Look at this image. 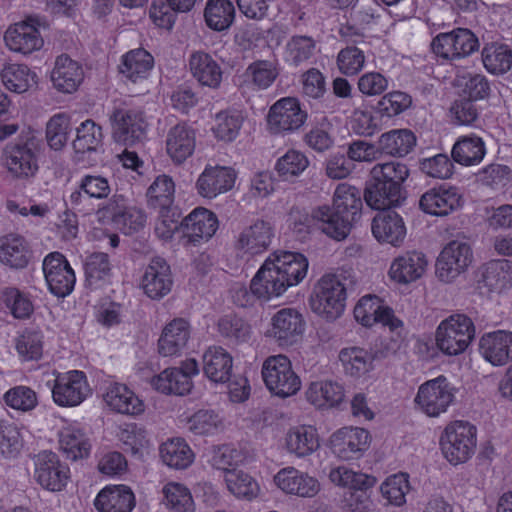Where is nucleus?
I'll list each match as a JSON object with an SVG mask.
<instances>
[{"mask_svg":"<svg viewBox=\"0 0 512 512\" xmlns=\"http://www.w3.org/2000/svg\"><path fill=\"white\" fill-rule=\"evenodd\" d=\"M307 269L308 260L304 255L290 251L274 252L252 278L250 291L265 301L279 297L289 287L300 283Z\"/></svg>","mask_w":512,"mask_h":512,"instance_id":"f257e3e1","label":"nucleus"},{"mask_svg":"<svg viewBox=\"0 0 512 512\" xmlns=\"http://www.w3.org/2000/svg\"><path fill=\"white\" fill-rule=\"evenodd\" d=\"M372 181L364 191V200L375 210L399 206L405 200L403 184L409 177L406 164L390 161L371 169Z\"/></svg>","mask_w":512,"mask_h":512,"instance_id":"f03ea898","label":"nucleus"},{"mask_svg":"<svg viewBox=\"0 0 512 512\" xmlns=\"http://www.w3.org/2000/svg\"><path fill=\"white\" fill-rule=\"evenodd\" d=\"M354 286V280L346 271L322 276L311 296L312 310L327 320L337 319L345 309L348 291Z\"/></svg>","mask_w":512,"mask_h":512,"instance_id":"7ed1b4c3","label":"nucleus"},{"mask_svg":"<svg viewBox=\"0 0 512 512\" xmlns=\"http://www.w3.org/2000/svg\"><path fill=\"white\" fill-rule=\"evenodd\" d=\"M40 141L31 132L21 133L4 149L5 165L18 178L33 176L38 170Z\"/></svg>","mask_w":512,"mask_h":512,"instance_id":"20e7f679","label":"nucleus"},{"mask_svg":"<svg viewBox=\"0 0 512 512\" xmlns=\"http://www.w3.org/2000/svg\"><path fill=\"white\" fill-rule=\"evenodd\" d=\"M474 337V323L464 314L451 315L441 321L436 330L437 347L450 356L463 353Z\"/></svg>","mask_w":512,"mask_h":512,"instance_id":"39448f33","label":"nucleus"},{"mask_svg":"<svg viewBox=\"0 0 512 512\" xmlns=\"http://www.w3.org/2000/svg\"><path fill=\"white\" fill-rule=\"evenodd\" d=\"M262 377L267 389L275 396L287 398L301 388L300 377L290 359L283 354L269 356L262 365Z\"/></svg>","mask_w":512,"mask_h":512,"instance_id":"423d86ee","label":"nucleus"},{"mask_svg":"<svg viewBox=\"0 0 512 512\" xmlns=\"http://www.w3.org/2000/svg\"><path fill=\"white\" fill-rule=\"evenodd\" d=\"M476 432L475 426L464 421H455L445 428L441 447L451 464L465 463L472 457L476 449Z\"/></svg>","mask_w":512,"mask_h":512,"instance_id":"0eeeda50","label":"nucleus"},{"mask_svg":"<svg viewBox=\"0 0 512 512\" xmlns=\"http://www.w3.org/2000/svg\"><path fill=\"white\" fill-rule=\"evenodd\" d=\"M454 400V389L444 376L422 384L415 397V403L429 417H437L447 411Z\"/></svg>","mask_w":512,"mask_h":512,"instance_id":"6e6552de","label":"nucleus"},{"mask_svg":"<svg viewBox=\"0 0 512 512\" xmlns=\"http://www.w3.org/2000/svg\"><path fill=\"white\" fill-rule=\"evenodd\" d=\"M34 480L44 489L59 492L70 478L69 467L59 460L57 454L42 451L34 456Z\"/></svg>","mask_w":512,"mask_h":512,"instance_id":"1a4fd4ad","label":"nucleus"},{"mask_svg":"<svg viewBox=\"0 0 512 512\" xmlns=\"http://www.w3.org/2000/svg\"><path fill=\"white\" fill-rule=\"evenodd\" d=\"M113 138L117 143L133 146L146 137L147 123L141 111L115 108L110 115Z\"/></svg>","mask_w":512,"mask_h":512,"instance_id":"9d476101","label":"nucleus"},{"mask_svg":"<svg viewBox=\"0 0 512 512\" xmlns=\"http://www.w3.org/2000/svg\"><path fill=\"white\" fill-rule=\"evenodd\" d=\"M42 268L49 291L53 295L64 298L73 291L75 273L62 253H49L43 260Z\"/></svg>","mask_w":512,"mask_h":512,"instance_id":"9b49d317","label":"nucleus"},{"mask_svg":"<svg viewBox=\"0 0 512 512\" xmlns=\"http://www.w3.org/2000/svg\"><path fill=\"white\" fill-rule=\"evenodd\" d=\"M305 326V320L299 311L283 308L272 316L268 335L280 347H289L301 340Z\"/></svg>","mask_w":512,"mask_h":512,"instance_id":"f8f14e48","label":"nucleus"},{"mask_svg":"<svg viewBox=\"0 0 512 512\" xmlns=\"http://www.w3.org/2000/svg\"><path fill=\"white\" fill-rule=\"evenodd\" d=\"M473 260L470 245L463 241H450L441 251L436 261V274L449 282L464 272Z\"/></svg>","mask_w":512,"mask_h":512,"instance_id":"ddd939ff","label":"nucleus"},{"mask_svg":"<svg viewBox=\"0 0 512 512\" xmlns=\"http://www.w3.org/2000/svg\"><path fill=\"white\" fill-rule=\"evenodd\" d=\"M199 373L195 359L182 362L180 368H167L151 380L152 386L164 394L186 395L192 389V376Z\"/></svg>","mask_w":512,"mask_h":512,"instance_id":"4468645a","label":"nucleus"},{"mask_svg":"<svg viewBox=\"0 0 512 512\" xmlns=\"http://www.w3.org/2000/svg\"><path fill=\"white\" fill-rule=\"evenodd\" d=\"M89 392L84 372L73 370L55 379L52 397L59 406L73 407L82 403Z\"/></svg>","mask_w":512,"mask_h":512,"instance_id":"2eb2a0df","label":"nucleus"},{"mask_svg":"<svg viewBox=\"0 0 512 512\" xmlns=\"http://www.w3.org/2000/svg\"><path fill=\"white\" fill-rule=\"evenodd\" d=\"M340 35L347 46L341 49L337 55V67L344 75H356L363 69L365 63L364 46L366 42L364 36L354 31L352 27L342 28Z\"/></svg>","mask_w":512,"mask_h":512,"instance_id":"dca6fc26","label":"nucleus"},{"mask_svg":"<svg viewBox=\"0 0 512 512\" xmlns=\"http://www.w3.org/2000/svg\"><path fill=\"white\" fill-rule=\"evenodd\" d=\"M306 119L307 113L301 109L297 98H280L271 106L267 116L270 129L274 133L296 130Z\"/></svg>","mask_w":512,"mask_h":512,"instance_id":"f3484780","label":"nucleus"},{"mask_svg":"<svg viewBox=\"0 0 512 512\" xmlns=\"http://www.w3.org/2000/svg\"><path fill=\"white\" fill-rule=\"evenodd\" d=\"M140 286L151 299L159 300L170 293L173 278L170 266L165 259L154 257L146 266Z\"/></svg>","mask_w":512,"mask_h":512,"instance_id":"a211bd4d","label":"nucleus"},{"mask_svg":"<svg viewBox=\"0 0 512 512\" xmlns=\"http://www.w3.org/2000/svg\"><path fill=\"white\" fill-rule=\"evenodd\" d=\"M351 218L334 206L322 205L312 209V226L329 238L342 241L351 230Z\"/></svg>","mask_w":512,"mask_h":512,"instance_id":"6ab92c4d","label":"nucleus"},{"mask_svg":"<svg viewBox=\"0 0 512 512\" xmlns=\"http://www.w3.org/2000/svg\"><path fill=\"white\" fill-rule=\"evenodd\" d=\"M186 244L197 245L208 241L218 228L216 215L206 208H196L181 222Z\"/></svg>","mask_w":512,"mask_h":512,"instance_id":"aec40b11","label":"nucleus"},{"mask_svg":"<svg viewBox=\"0 0 512 512\" xmlns=\"http://www.w3.org/2000/svg\"><path fill=\"white\" fill-rule=\"evenodd\" d=\"M462 197L456 187L441 185L427 190L419 200L420 209L433 216H446L461 206Z\"/></svg>","mask_w":512,"mask_h":512,"instance_id":"412c9836","label":"nucleus"},{"mask_svg":"<svg viewBox=\"0 0 512 512\" xmlns=\"http://www.w3.org/2000/svg\"><path fill=\"white\" fill-rule=\"evenodd\" d=\"M354 317L363 326L371 327L375 323H382L392 330L402 326V321L394 316L393 310L383 306L377 296L362 297L354 308Z\"/></svg>","mask_w":512,"mask_h":512,"instance_id":"4be33fe9","label":"nucleus"},{"mask_svg":"<svg viewBox=\"0 0 512 512\" xmlns=\"http://www.w3.org/2000/svg\"><path fill=\"white\" fill-rule=\"evenodd\" d=\"M236 177V171L231 167L208 166L198 177L196 189L202 197L212 199L231 190Z\"/></svg>","mask_w":512,"mask_h":512,"instance_id":"5701e85b","label":"nucleus"},{"mask_svg":"<svg viewBox=\"0 0 512 512\" xmlns=\"http://www.w3.org/2000/svg\"><path fill=\"white\" fill-rule=\"evenodd\" d=\"M369 433L359 427H344L331 437L332 452L342 460L359 457L367 449Z\"/></svg>","mask_w":512,"mask_h":512,"instance_id":"b1692460","label":"nucleus"},{"mask_svg":"<svg viewBox=\"0 0 512 512\" xmlns=\"http://www.w3.org/2000/svg\"><path fill=\"white\" fill-rule=\"evenodd\" d=\"M36 20L28 18L16 23L5 32L4 40L10 50L30 54L43 46V39L36 28Z\"/></svg>","mask_w":512,"mask_h":512,"instance_id":"393cba45","label":"nucleus"},{"mask_svg":"<svg viewBox=\"0 0 512 512\" xmlns=\"http://www.w3.org/2000/svg\"><path fill=\"white\" fill-rule=\"evenodd\" d=\"M483 358L494 366L512 361V332L498 330L484 334L479 342Z\"/></svg>","mask_w":512,"mask_h":512,"instance_id":"a878e982","label":"nucleus"},{"mask_svg":"<svg viewBox=\"0 0 512 512\" xmlns=\"http://www.w3.org/2000/svg\"><path fill=\"white\" fill-rule=\"evenodd\" d=\"M427 266L428 260L424 253L408 251L392 261L389 276L396 283L408 284L421 278Z\"/></svg>","mask_w":512,"mask_h":512,"instance_id":"bb28decb","label":"nucleus"},{"mask_svg":"<svg viewBox=\"0 0 512 512\" xmlns=\"http://www.w3.org/2000/svg\"><path fill=\"white\" fill-rule=\"evenodd\" d=\"M276 486L286 494L313 497L319 491L318 481L294 467L281 469L274 477Z\"/></svg>","mask_w":512,"mask_h":512,"instance_id":"cd10ccee","label":"nucleus"},{"mask_svg":"<svg viewBox=\"0 0 512 512\" xmlns=\"http://www.w3.org/2000/svg\"><path fill=\"white\" fill-rule=\"evenodd\" d=\"M196 132L186 124L172 127L166 137V152L174 164H182L194 153Z\"/></svg>","mask_w":512,"mask_h":512,"instance_id":"c85d7f7f","label":"nucleus"},{"mask_svg":"<svg viewBox=\"0 0 512 512\" xmlns=\"http://www.w3.org/2000/svg\"><path fill=\"white\" fill-rule=\"evenodd\" d=\"M372 233L378 241L396 246L403 241L406 228L402 218L387 208L374 217Z\"/></svg>","mask_w":512,"mask_h":512,"instance_id":"c756f323","label":"nucleus"},{"mask_svg":"<svg viewBox=\"0 0 512 512\" xmlns=\"http://www.w3.org/2000/svg\"><path fill=\"white\" fill-rule=\"evenodd\" d=\"M190 338V325L183 318L168 323L158 340V351L164 357L180 354Z\"/></svg>","mask_w":512,"mask_h":512,"instance_id":"7c9ffc66","label":"nucleus"},{"mask_svg":"<svg viewBox=\"0 0 512 512\" xmlns=\"http://www.w3.org/2000/svg\"><path fill=\"white\" fill-rule=\"evenodd\" d=\"M83 80V69L67 55L57 57L51 73L54 87L61 93H74Z\"/></svg>","mask_w":512,"mask_h":512,"instance_id":"2f4dec72","label":"nucleus"},{"mask_svg":"<svg viewBox=\"0 0 512 512\" xmlns=\"http://www.w3.org/2000/svg\"><path fill=\"white\" fill-rule=\"evenodd\" d=\"M272 238L270 223L258 219L242 230L238 236L237 247L251 255L260 254L268 249Z\"/></svg>","mask_w":512,"mask_h":512,"instance_id":"473e14b6","label":"nucleus"},{"mask_svg":"<svg viewBox=\"0 0 512 512\" xmlns=\"http://www.w3.org/2000/svg\"><path fill=\"white\" fill-rule=\"evenodd\" d=\"M94 505L99 512H131L135 496L125 485L106 487L98 493Z\"/></svg>","mask_w":512,"mask_h":512,"instance_id":"72a5a7b5","label":"nucleus"},{"mask_svg":"<svg viewBox=\"0 0 512 512\" xmlns=\"http://www.w3.org/2000/svg\"><path fill=\"white\" fill-rule=\"evenodd\" d=\"M233 369L232 356L220 346L209 347L203 355L205 375L215 383H226L230 380Z\"/></svg>","mask_w":512,"mask_h":512,"instance_id":"f704fd0d","label":"nucleus"},{"mask_svg":"<svg viewBox=\"0 0 512 512\" xmlns=\"http://www.w3.org/2000/svg\"><path fill=\"white\" fill-rule=\"evenodd\" d=\"M104 400L117 413L138 415L144 411L143 402L124 384H110L104 394Z\"/></svg>","mask_w":512,"mask_h":512,"instance_id":"c9c22d12","label":"nucleus"},{"mask_svg":"<svg viewBox=\"0 0 512 512\" xmlns=\"http://www.w3.org/2000/svg\"><path fill=\"white\" fill-rule=\"evenodd\" d=\"M189 66L193 77L202 85L210 88L219 87L222 81V70L213 57L203 51L191 54Z\"/></svg>","mask_w":512,"mask_h":512,"instance_id":"e433bc0d","label":"nucleus"},{"mask_svg":"<svg viewBox=\"0 0 512 512\" xmlns=\"http://www.w3.org/2000/svg\"><path fill=\"white\" fill-rule=\"evenodd\" d=\"M511 281L512 263L508 260H494L483 266L478 287L487 288L489 292H501L511 285Z\"/></svg>","mask_w":512,"mask_h":512,"instance_id":"4c0bfd02","label":"nucleus"},{"mask_svg":"<svg viewBox=\"0 0 512 512\" xmlns=\"http://www.w3.org/2000/svg\"><path fill=\"white\" fill-rule=\"evenodd\" d=\"M154 66L153 56L145 49L138 48L122 56L119 72L128 80L136 83L146 79Z\"/></svg>","mask_w":512,"mask_h":512,"instance_id":"58836bf2","label":"nucleus"},{"mask_svg":"<svg viewBox=\"0 0 512 512\" xmlns=\"http://www.w3.org/2000/svg\"><path fill=\"white\" fill-rule=\"evenodd\" d=\"M380 154L392 157H405L416 145V136L409 129H394L378 138Z\"/></svg>","mask_w":512,"mask_h":512,"instance_id":"ea45409f","label":"nucleus"},{"mask_svg":"<svg viewBox=\"0 0 512 512\" xmlns=\"http://www.w3.org/2000/svg\"><path fill=\"white\" fill-rule=\"evenodd\" d=\"M31 258L26 241L19 235H7L1 239L0 261L11 268H25Z\"/></svg>","mask_w":512,"mask_h":512,"instance_id":"a19ab883","label":"nucleus"},{"mask_svg":"<svg viewBox=\"0 0 512 512\" xmlns=\"http://www.w3.org/2000/svg\"><path fill=\"white\" fill-rule=\"evenodd\" d=\"M376 358L377 354L357 346L343 348L339 353L345 373L353 377H361L372 371Z\"/></svg>","mask_w":512,"mask_h":512,"instance_id":"79ce46f5","label":"nucleus"},{"mask_svg":"<svg viewBox=\"0 0 512 512\" xmlns=\"http://www.w3.org/2000/svg\"><path fill=\"white\" fill-rule=\"evenodd\" d=\"M286 446L288 451L297 457L311 455L320 446L316 429L312 426L291 429L286 436Z\"/></svg>","mask_w":512,"mask_h":512,"instance_id":"37998d69","label":"nucleus"},{"mask_svg":"<svg viewBox=\"0 0 512 512\" xmlns=\"http://www.w3.org/2000/svg\"><path fill=\"white\" fill-rule=\"evenodd\" d=\"M160 457L168 467L182 470L192 464L194 453L184 439L173 438L160 446Z\"/></svg>","mask_w":512,"mask_h":512,"instance_id":"c03bdc74","label":"nucleus"},{"mask_svg":"<svg viewBox=\"0 0 512 512\" xmlns=\"http://www.w3.org/2000/svg\"><path fill=\"white\" fill-rule=\"evenodd\" d=\"M204 18L210 29L218 32L227 30L234 22L235 7L229 0H209Z\"/></svg>","mask_w":512,"mask_h":512,"instance_id":"a18cd8bd","label":"nucleus"},{"mask_svg":"<svg viewBox=\"0 0 512 512\" xmlns=\"http://www.w3.org/2000/svg\"><path fill=\"white\" fill-rule=\"evenodd\" d=\"M343 396L342 386L332 381L313 382L306 391L307 400L318 408L335 406Z\"/></svg>","mask_w":512,"mask_h":512,"instance_id":"49530a36","label":"nucleus"},{"mask_svg":"<svg viewBox=\"0 0 512 512\" xmlns=\"http://www.w3.org/2000/svg\"><path fill=\"white\" fill-rule=\"evenodd\" d=\"M59 445L66 457L73 461L87 457L91 448L85 434L73 427H66L60 431Z\"/></svg>","mask_w":512,"mask_h":512,"instance_id":"de8ad7c7","label":"nucleus"},{"mask_svg":"<svg viewBox=\"0 0 512 512\" xmlns=\"http://www.w3.org/2000/svg\"><path fill=\"white\" fill-rule=\"evenodd\" d=\"M2 83L12 93L22 94L36 85L35 75L25 65L9 64L2 72Z\"/></svg>","mask_w":512,"mask_h":512,"instance_id":"09e8293b","label":"nucleus"},{"mask_svg":"<svg viewBox=\"0 0 512 512\" xmlns=\"http://www.w3.org/2000/svg\"><path fill=\"white\" fill-rule=\"evenodd\" d=\"M486 153L483 140L477 136H466L458 140L452 149L454 161L470 166L479 163Z\"/></svg>","mask_w":512,"mask_h":512,"instance_id":"8fccbe9b","label":"nucleus"},{"mask_svg":"<svg viewBox=\"0 0 512 512\" xmlns=\"http://www.w3.org/2000/svg\"><path fill=\"white\" fill-rule=\"evenodd\" d=\"M0 303L16 319H28L34 312V305L28 294L16 287H4L0 290Z\"/></svg>","mask_w":512,"mask_h":512,"instance_id":"3c124183","label":"nucleus"},{"mask_svg":"<svg viewBox=\"0 0 512 512\" xmlns=\"http://www.w3.org/2000/svg\"><path fill=\"white\" fill-rule=\"evenodd\" d=\"M485 68L493 74H504L511 69L512 51L507 45L491 43L482 51Z\"/></svg>","mask_w":512,"mask_h":512,"instance_id":"603ef678","label":"nucleus"},{"mask_svg":"<svg viewBox=\"0 0 512 512\" xmlns=\"http://www.w3.org/2000/svg\"><path fill=\"white\" fill-rule=\"evenodd\" d=\"M316 53V41L309 36L297 35L285 47L286 61L295 67L307 63Z\"/></svg>","mask_w":512,"mask_h":512,"instance_id":"864d4df0","label":"nucleus"},{"mask_svg":"<svg viewBox=\"0 0 512 512\" xmlns=\"http://www.w3.org/2000/svg\"><path fill=\"white\" fill-rule=\"evenodd\" d=\"M218 332L229 343L240 344L251 337V326L243 318L236 315H225L218 320Z\"/></svg>","mask_w":512,"mask_h":512,"instance_id":"5fc2aeb1","label":"nucleus"},{"mask_svg":"<svg viewBox=\"0 0 512 512\" xmlns=\"http://www.w3.org/2000/svg\"><path fill=\"white\" fill-rule=\"evenodd\" d=\"M332 206L353 220L362 207L360 190L348 183L338 184Z\"/></svg>","mask_w":512,"mask_h":512,"instance_id":"6e6d98bb","label":"nucleus"},{"mask_svg":"<svg viewBox=\"0 0 512 512\" xmlns=\"http://www.w3.org/2000/svg\"><path fill=\"white\" fill-rule=\"evenodd\" d=\"M225 482L228 490L237 498L251 500L259 493L258 483L241 470L228 471L225 474Z\"/></svg>","mask_w":512,"mask_h":512,"instance_id":"4d7b16f0","label":"nucleus"},{"mask_svg":"<svg viewBox=\"0 0 512 512\" xmlns=\"http://www.w3.org/2000/svg\"><path fill=\"white\" fill-rule=\"evenodd\" d=\"M175 185L171 177L158 176L147 191L149 204L154 208L167 210L174 200Z\"/></svg>","mask_w":512,"mask_h":512,"instance_id":"13d9d810","label":"nucleus"},{"mask_svg":"<svg viewBox=\"0 0 512 512\" xmlns=\"http://www.w3.org/2000/svg\"><path fill=\"white\" fill-rule=\"evenodd\" d=\"M15 348L23 361L39 360L43 354V334L26 329L16 338Z\"/></svg>","mask_w":512,"mask_h":512,"instance_id":"bf43d9fd","label":"nucleus"},{"mask_svg":"<svg viewBox=\"0 0 512 512\" xmlns=\"http://www.w3.org/2000/svg\"><path fill=\"white\" fill-rule=\"evenodd\" d=\"M166 506L175 512H191L194 501L190 490L180 483L170 482L163 487Z\"/></svg>","mask_w":512,"mask_h":512,"instance_id":"052dcab7","label":"nucleus"},{"mask_svg":"<svg viewBox=\"0 0 512 512\" xmlns=\"http://www.w3.org/2000/svg\"><path fill=\"white\" fill-rule=\"evenodd\" d=\"M308 166L309 160L306 155L300 151L291 149L278 158L275 164V170L281 178L288 180L300 175Z\"/></svg>","mask_w":512,"mask_h":512,"instance_id":"680f3d73","label":"nucleus"},{"mask_svg":"<svg viewBox=\"0 0 512 512\" xmlns=\"http://www.w3.org/2000/svg\"><path fill=\"white\" fill-rule=\"evenodd\" d=\"M101 140V127L97 126L92 120H86L77 128L73 148L76 153L95 151L100 145Z\"/></svg>","mask_w":512,"mask_h":512,"instance_id":"e2e57ef3","label":"nucleus"},{"mask_svg":"<svg viewBox=\"0 0 512 512\" xmlns=\"http://www.w3.org/2000/svg\"><path fill=\"white\" fill-rule=\"evenodd\" d=\"M188 430L195 435H212L223 427L222 419L212 410H199L187 422Z\"/></svg>","mask_w":512,"mask_h":512,"instance_id":"0e129e2a","label":"nucleus"},{"mask_svg":"<svg viewBox=\"0 0 512 512\" xmlns=\"http://www.w3.org/2000/svg\"><path fill=\"white\" fill-rule=\"evenodd\" d=\"M69 130V117L64 113L54 115L46 125L49 147L55 151L61 150L68 141Z\"/></svg>","mask_w":512,"mask_h":512,"instance_id":"69168bd1","label":"nucleus"},{"mask_svg":"<svg viewBox=\"0 0 512 512\" xmlns=\"http://www.w3.org/2000/svg\"><path fill=\"white\" fill-rule=\"evenodd\" d=\"M410 490L408 475L394 474L381 485L383 496L393 505L401 506L405 503V496Z\"/></svg>","mask_w":512,"mask_h":512,"instance_id":"338daca9","label":"nucleus"},{"mask_svg":"<svg viewBox=\"0 0 512 512\" xmlns=\"http://www.w3.org/2000/svg\"><path fill=\"white\" fill-rule=\"evenodd\" d=\"M475 98H458L449 108L451 121L455 125H472L479 116V110L474 102Z\"/></svg>","mask_w":512,"mask_h":512,"instance_id":"774afa93","label":"nucleus"}]
</instances>
